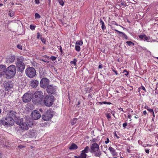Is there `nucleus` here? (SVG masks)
I'll list each match as a JSON object with an SVG mask.
<instances>
[{"instance_id": "obj_1", "label": "nucleus", "mask_w": 158, "mask_h": 158, "mask_svg": "<svg viewBox=\"0 0 158 158\" xmlns=\"http://www.w3.org/2000/svg\"><path fill=\"white\" fill-rule=\"evenodd\" d=\"M90 152L95 157H100L102 154V152L99 149V145L96 143H94L90 147Z\"/></svg>"}, {"instance_id": "obj_2", "label": "nucleus", "mask_w": 158, "mask_h": 158, "mask_svg": "<svg viewBox=\"0 0 158 158\" xmlns=\"http://www.w3.org/2000/svg\"><path fill=\"white\" fill-rule=\"evenodd\" d=\"M34 95L32 101L34 104L40 103L43 101L44 94L41 91H38L36 92Z\"/></svg>"}, {"instance_id": "obj_3", "label": "nucleus", "mask_w": 158, "mask_h": 158, "mask_svg": "<svg viewBox=\"0 0 158 158\" xmlns=\"http://www.w3.org/2000/svg\"><path fill=\"white\" fill-rule=\"evenodd\" d=\"M16 72L15 66L11 65L8 67L6 70L5 74L9 78H12L15 76Z\"/></svg>"}, {"instance_id": "obj_4", "label": "nucleus", "mask_w": 158, "mask_h": 158, "mask_svg": "<svg viewBox=\"0 0 158 158\" xmlns=\"http://www.w3.org/2000/svg\"><path fill=\"white\" fill-rule=\"evenodd\" d=\"M24 61V59L23 56H20L17 58V61L16 62V64L18 70L22 72L23 71L25 68V65L23 62Z\"/></svg>"}, {"instance_id": "obj_5", "label": "nucleus", "mask_w": 158, "mask_h": 158, "mask_svg": "<svg viewBox=\"0 0 158 158\" xmlns=\"http://www.w3.org/2000/svg\"><path fill=\"white\" fill-rule=\"evenodd\" d=\"M15 121L12 118L7 116L5 120H1L0 121V123L2 124L4 126H10L13 125L14 124Z\"/></svg>"}, {"instance_id": "obj_6", "label": "nucleus", "mask_w": 158, "mask_h": 158, "mask_svg": "<svg viewBox=\"0 0 158 158\" xmlns=\"http://www.w3.org/2000/svg\"><path fill=\"white\" fill-rule=\"evenodd\" d=\"M54 97L52 95H48L44 98V102L45 105L48 106H51L54 102Z\"/></svg>"}, {"instance_id": "obj_7", "label": "nucleus", "mask_w": 158, "mask_h": 158, "mask_svg": "<svg viewBox=\"0 0 158 158\" xmlns=\"http://www.w3.org/2000/svg\"><path fill=\"white\" fill-rule=\"evenodd\" d=\"M25 73L26 75L29 78H32L36 75V71L33 67H29L26 69Z\"/></svg>"}, {"instance_id": "obj_8", "label": "nucleus", "mask_w": 158, "mask_h": 158, "mask_svg": "<svg viewBox=\"0 0 158 158\" xmlns=\"http://www.w3.org/2000/svg\"><path fill=\"white\" fill-rule=\"evenodd\" d=\"M53 116L52 111L50 110H48L42 115V118L43 120L48 121L51 119Z\"/></svg>"}, {"instance_id": "obj_9", "label": "nucleus", "mask_w": 158, "mask_h": 158, "mask_svg": "<svg viewBox=\"0 0 158 158\" xmlns=\"http://www.w3.org/2000/svg\"><path fill=\"white\" fill-rule=\"evenodd\" d=\"M33 97V94L31 93H27L25 94L23 97L22 100L25 103L30 102Z\"/></svg>"}, {"instance_id": "obj_10", "label": "nucleus", "mask_w": 158, "mask_h": 158, "mask_svg": "<svg viewBox=\"0 0 158 158\" xmlns=\"http://www.w3.org/2000/svg\"><path fill=\"white\" fill-rule=\"evenodd\" d=\"M49 84V80L46 78H43L41 80L40 85L41 87L45 88L48 86Z\"/></svg>"}, {"instance_id": "obj_11", "label": "nucleus", "mask_w": 158, "mask_h": 158, "mask_svg": "<svg viewBox=\"0 0 158 158\" xmlns=\"http://www.w3.org/2000/svg\"><path fill=\"white\" fill-rule=\"evenodd\" d=\"M56 89V86H53L52 85H49L47 87V91L48 94H55Z\"/></svg>"}, {"instance_id": "obj_12", "label": "nucleus", "mask_w": 158, "mask_h": 158, "mask_svg": "<svg viewBox=\"0 0 158 158\" xmlns=\"http://www.w3.org/2000/svg\"><path fill=\"white\" fill-rule=\"evenodd\" d=\"M31 115L32 118L35 120L40 118L41 116L38 111L36 110L33 111L32 112Z\"/></svg>"}, {"instance_id": "obj_13", "label": "nucleus", "mask_w": 158, "mask_h": 158, "mask_svg": "<svg viewBox=\"0 0 158 158\" xmlns=\"http://www.w3.org/2000/svg\"><path fill=\"white\" fill-rule=\"evenodd\" d=\"M7 116L12 118L13 119L18 118V114L13 110L10 111L7 114Z\"/></svg>"}, {"instance_id": "obj_14", "label": "nucleus", "mask_w": 158, "mask_h": 158, "mask_svg": "<svg viewBox=\"0 0 158 158\" xmlns=\"http://www.w3.org/2000/svg\"><path fill=\"white\" fill-rule=\"evenodd\" d=\"M6 66L4 65H0V76H2L5 74Z\"/></svg>"}, {"instance_id": "obj_15", "label": "nucleus", "mask_w": 158, "mask_h": 158, "mask_svg": "<svg viewBox=\"0 0 158 158\" xmlns=\"http://www.w3.org/2000/svg\"><path fill=\"white\" fill-rule=\"evenodd\" d=\"M13 87V85L10 82H7L4 84L5 90L6 91L11 89Z\"/></svg>"}, {"instance_id": "obj_16", "label": "nucleus", "mask_w": 158, "mask_h": 158, "mask_svg": "<svg viewBox=\"0 0 158 158\" xmlns=\"http://www.w3.org/2000/svg\"><path fill=\"white\" fill-rule=\"evenodd\" d=\"M39 81L36 80H32L31 82V85L33 88L36 87L39 85Z\"/></svg>"}, {"instance_id": "obj_17", "label": "nucleus", "mask_w": 158, "mask_h": 158, "mask_svg": "<svg viewBox=\"0 0 158 158\" xmlns=\"http://www.w3.org/2000/svg\"><path fill=\"white\" fill-rule=\"evenodd\" d=\"M15 59V56H11L9 58H6V62L7 63H11L14 61Z\"/></svg>"}, {"instance_id": "obj_18", "label": "nucleus", "mask_w": 158, "mask_h": 158, "mask_svg": "<svg viewBox=\"0 0 158 158\" xmlns=\"http://www.w3.org/2000/svg\"><path fill=\"white\" fill-rule=\"evenodd\" d=\"M15 122L16 123L17 125H19V126L23 123V120L22 119H20V118L19 116H18V118H15L14 119Z\"/></svg>"}, {"instance_id": "obj_19", "label": "nucleus", "mask_w": 158, "mask_h": 158, "mask_svg": "<svg viewBox=\"0 0 158 158\" xmlns=\"http://www.w3.org/2000/svg\"><path fill=\"white\" fill-rule=\"evenodd\" d=\"M20 126V127L23 130H27L29 128L27 124H26V122L23 123V122Z\"/></svg>"}, {"instance_id": "obj_20", "label": "nucleus", "mask_w": 158, "mask_h": 158, "mask_svg": "<svg viewBox=\"0 0 158 158\" xmlns=\"http://www.w3.org/2000/svg\"><path fill=\"white\" fill-rule=\"evenodd\" d=\"M26 124H27L28 126V127H31V126L33 125V123L31 121V119H30L29 118H27L26 122Z\"/></svg>"}, {"instance_id": "obj_21", "label": "nucleus", "mask_w": 158, "mask_h": 158, "mask_svg": "<svg viewBox=\"0 0 158 158\" xmlns=\"http://www.w3.org/2000/svg\"><path fill=\"white\" fill-rule=\"evenodd\" d=\"M77 148V145L74 143H72L69 148V149L70 150H75Z\"/></svg>"}, {"instance_id": "obj_22", "label": "nucleus", "mask_w": 158, "mask_h": 158, "mask_svg": "<svg viewBox=\"0 0 158 158\" xmlns=\"http://www.w3.org/2000/svg\"><path fill=\"white\" fill-rule=\"evenodd\" d=\"M85 153H88L89 151H90V149L89 146H86L84 148V150L82 151Z\"/></svg>"}, {"instance_id": "obj_23", "label": "nucleus", "mask_w": 158, "mask_h": 158, "mask_svg": "<svg viewBox=\"0 0 158 158\" xmlns=\"http://www.w3.org/2000/svg\"><path fill=\"white\" fill-rule=\"evenodd\" d=\"M87 154L83 151H81V153L80 155V158H86Z\"/></svg>"}, {"instance_id": "obj_24", "label": "nucleus", "mask_w": 158, "mask_h": 158, "mask_svg": "<svg viewBox=\"0 0 158 158\" xmlns=\"http://www.w3.org/2000/svg\"><path fill=\"white\" fill-rule=\"evenodd\" d=\"M100 23L102 25V30H104L105 29H106V27L105 26L104 22L101 19L100 20Z\"/></svg>"}, {"instance_id": "obj_25", "label": "nucleus", "mask_w": 158, "mask_h": 158, "mask_svg": "<svg viewBox=\"0 0 158 158\" xmlns=\"http://www.w3.org/2000/svg\"><path fill=\"white\" fill-rule=\"evenodd\" d=\"M77 61V60L76 59L74 58L73 60L70 62V63L71 64L73 65L74 66H75L76 65V62Z\"/></svg>"}, {"instance_id": "obj_26", "label": "nucleus", "mask_w": 158, "mask_h": 158, "mask_svg": "<svg viewBox=\"0 0 158 158\" xmlns=\"http://www.w3.org/2000/svg\"><path fill=\"white\" fill-rule=\"evenodd\" d=\"M75 44L81 46L83 44V42L82 40H78L76 42Z\"/></svg>"}, {"instance_id": "obj_27", "label": "nucleus", "mask_w": 158, "mask_h": 158, "mask_svg": "<svg viewBox=\"0 0 158 158\" xmlns=\"http://www.w3.org/2000/svg\"><path fill=\"white\" fill-rule=\"evenodd\" d=\"M77 120L78 119L77 118H73L71 123V124L73 125L77 123L78 122Z\"/></svg>"}, {"instance_id": "obj_28", "label": "nucleus", "mask_w": 158, "mask_h": 158, "mask_svg": "<svg viewBox=\"0 0 158 158\" xmlns=\"http://www.w3.org/2000/svg\"><path fill=\"white\" fill-rule=\"evenodd\" d=\"M144 40H147L148 42H152L149 37H147L145 35L144 38Z\"/></svg>"}, {"instance_id": "obj_29", "label": "nucleus", "mask_w": 158, "mask_h": 158, "mask_svg": "<svg viewBox=\"0 0 158 158\" xmlns=\"http://www.w3.org/2000/svg\"><path fill=\"white\" fill-rule=\"evenodd\" d=\"M126 43L128 44V45L130 46H133L134 45V43H133L131 41H127L126 42Z\"/></svg>"}, {"instance_id": "obj_30", "label": "nucleus", "mask_w": 158, "mask_h": 158, "mask_svg": "<svg viewBox=\"0 0 158 158\" xmlns=\"http://www.w3.org/2000/svg\"><path fill=\"white\" fill-rule=\"evenodd\" d=\"M75 49L77 52H79L81 49V48L79 45H75Z\"/></svg>"}, {"instance_id": "obj_31", "label": "nucleus", "mask_w": 158, "mask_h": 158, "mask_svg": "<svg viewBox=\"0 0 158 158\" xmlns=\"http://www.w3.org/2000/svg\"><path fill=\"white\" fill-rule=\"evenodd\" d=\"M110 103H108L107 102H98L97 104L98 105H102V104H110Z\"/></svg>"}, {"instance_id": "obj_32", "label": "nucleus", "mask_w": 158, "mask_h": 158, "mask_svg": "<svg viewBox=\"0 0 158 158\" xmlns=\"http://www.w3.org/2000/svg\"><path fill=\"white\" fill-rule=\"evenodd\" d=\"M58 2L62 6L64 5V2L63 0H58Z\"/></svg>"}, {"instance_id": "obj_33", "label": "nucleus", "mask_w": 158, "mask_h": 158, "mask_svg": "<svg viewBox=\"0 0 158 158\" xmlns=\"http://www.w3.org/2000/svg\"><path fill=\"white\" fill-rule=\"evenodd\" d=\"M40 39L41 41L44 44H46V39L45 38L41 37Z\"/></svg>"}, {"instance_id": "obj_34", "label": "nucleus", "mask_w": 158, "mask_h": 158, "mask_svg": "<svg viewBox=\"0 0 158 158\" xmlns=\"http://www.w3.org/2000/svg\"><path fill=\"white\" fill-rule=\"evenodd\" d=\"M108 149L109 150V151H110L111 153L112 152H113V151L114 150H115V149H114L113 148H112L111 147H110Z\"/></svg>"}, {"instance_id": "obj_35", "label": "nucleus", "mask_w": 158, "mask_h": 158, "mask_svg": "<svg viewBox=\"0 0 158 158\" xmlns=\"http://www.w3.org/2000/svg\"><path fill=\"white\" fill-rule=\"evenodd\" d=\"M35 18H36L39 19L40 17V15H39V14L37 13H36L35 14Z\"/></svg>"}, {"instance_id": "obj_36", "label": "nucleus", "mask_w": 158, "mask_h": 158, "mask_svg": "<svg viewBox=\"0 0 158 158\" xmlns=\"http://www.w3.org/2000/svg\"><path fill=\"white\" fill-rule=\"evenodd\" d=\"M144 36H145V35H139V38L141 39H143Z\"/></svg>"}, {"instance_id": "obj_37", "label": "nucleus", "mask_w": 158, "mask_h": 158, "mask_svg": "<svg viewBox=\"0 0 158 158\" xmlns=\"http://www.w3.org/2000/svg\"><path fill=\"white\" fill-rule=\"evenodd\" d=\"M50 59L54 61L56 59V57L55 56H52L50 57Z\"/></svg>"}, {"instance_id": "obj_38", "label": "nucleus", "mask_w": 158, "mask_h": 158, "mask_svg": "<svg viewBox=\"0 0 158 158\" xmlns=\"http://www.w3.org/2000/svg\"><path fill=\"white\" fill-rule=\"evenodd\" d=\"M146 108L147 109V110L151 113H152L153 111V109H150L148 107H147V108Z\"/></svg>"}, {"instance_id": "obj_39", "label": "nucleus", "mask_w": 158, "mask_h": 158, "mask_svg": "<svg viewBox=\"0 0 158 158\" xmlns=\"http://www.w3.org/2000/svg\"><path fill=\"white\" fill-rule=\"evenodd\" d=\"M17 48L20 50L22 49V46L21 44H18L17 45Z\"/></svg>"}, {"instance_id": "obj_40", "label": "nucleus", "mask_w": 158, "mask_h": 158, "mask_svg": "<svg viewBox=\"0 0 158 158\" xmlns=\"http://www.w3.org/2000/svg\"><path fill=\"white\" fill-rule=\"evenodd\" d=\"M122 36L124 37L126 39H127V35L124 33L123 32L122 33Z\"/></svg>"}, {"instance_id": "obj_41", "label": "nucleus", "mask_w": 158, "mask_h": 158, "mask_svg": "<svg viewBox=\"0 0 158 158\" xmlns=\"http://www.w3.org/2000/svg\"><path fill=\"white\" fill-rule=\"evenodd\" d=\"M142 89L144 90L145 92H146V89L145 88V87L142 86L141 87V88H139V91L140 90V89Z\"/></svg>"}, {"instance_id": "obj_42", "label": "nucleus", "mask_w": 158, "mask_h": 158, "mask_svg": "<svg viewBox=\"0 0 158 158\" xmlns=\"http://www.w3.org/2000/svg\"><path fill=\"white\" fill-rule=\"evenodd\" d=\"M121 5L123 6V7H126L127 5H126L125 2H122L121 3Z\"/></svg>"}, {"instance_id": "obj_43", "label": "nucleus", "mask_w": 158, "mask_h": 158, "mask_svg": "<svg viewBox=\"0 0 158 158\" xmlns=\"http://www.w3.org/2000/svg\"><path fill=\"white\" fill-rule=\"evenodd\" d=\"M30 28L32 30H34L35 29V27L31 25L30 26Z\"/></svg>"}, {"instance_id": "obj_44", "label": "nucleus", "mask_w": 158, "mask_h": 158, "mask_svg": "<svg viewBox=\"0 0 158 158\" xmlns=\"http://www.w3.org/2000/svg\"><path fill=\"white\" fill-rule=\"evenodd\" d=\"M127 126V123L126 122L125 123L123 124V126L124 128H126V126Z\"/></svg>"}, {"instance_id": "obj_45", "label": "nucleus", "mask_w": 158, "mask_h": 158, "mask_svg": "<svg viewBox=\"0 0 158 158\" xmlns=\"http://www.w3.org/2000/svg\"><path fill=\"white\" fill-rule=\"evenodd\" d=\"M107 118L109 119L111 118V116L110 114H108L106 115Z\"/></svg>"}, {"instance_id": "obj_46", "label": "nucleus", "mask_w": 158, "mask_h": 158, "mask_svg": "<svg viewBox=\"0 0 158 158\" xmlns=\"http://www.w3.org/2000/svg\"><path fill=\"white\" fill-rule=\"evenodd\" d=\"M113 156H115L116 154V152H115V150H114L113 152L111 153Z\"/></svg>"}, {"instance_id": "obj_47", "label": "nucleus", "mask_w": 158, "mask_h": 158, "mask_svg": "<svg viewBox=\"0 0 158 158\" xmlns=\"http://www.w3.org/2000/svg\"><path fill=\"white\" fill-rule=\"evenodd\" d=\"M35 2L36 4H38L40 3V0H35Z\"/></svg>"}, {"instance_id": "obj_48", "label": "nucleus", "mask_w": 158, "mask_h": 158, "mask_svg": "<svg viewBox=\"0 0 158 158\" xmlns=\"http://www.w3.org/2000/svg\"><path fill=\"white\" fill-rule=\"evenodd\" d=\"M109 142V140L108 138H107L106 140L105 141V142L106 144H107Z\"/></svg>"}, {"instance_id": "obj_49", "label": "nucleus", "mask_w": 158, "mask_h": 158, "mask_svg": "<svg viewBox=\"0 0 158 158\" xmlns=\"http://www.w3.org/2000/svg\"><path fill=\"white\" fill-rule=\"evenodd\" d=\"M128 2H130V3H133L134 2H135V1H134V0H127Z\"/></svg>"}, {"instance_id": "obj_50", "label": "nucleus", "mask_w": 158, "mask_h": 158, "mask_svg": "<svg viewBox=\"0 0 158 158\" xmlns=\"http://www.w3.org/2000/svg\"><path fill=\"white\" fill-rule=\"evenodd\" d=\"M112 71L114 72L115 73L116 75H117L118 74V73H117V71H115L114 69H112Z\"/></svg>"}, {"instance_id": "obj_51", "label": "nucleus", "mask_w": 158, "mask_h": 158, "mask_svg": "<svg viewBox=\"0 0 158 158\" xmlns=\"http://www.w3.org/2000/svg\"><path fill=\"white\" fill-rule=\"evenodd\" d=\"M145 152L148 154L149 153V150L148 149H145Z\"/></svg>"}, {"instance_id": "obj_52", "label": "nucleus", "mask_w": 158, "mask_h": 158, "mask_svg": "<svg viewBox=\"0 0 158 158\" xmlns=\"http://www.w3.org/2000/svg\"><path fill=\"white\" fill-rule=\"evenodd\" d=\"M114 31H116L117 32H118V33H119L120 34H121L122 33V32H121L120 31H118V30H116V29L114 30Z\"/></svg>"}, {"instance_id": "obj_53", "label": "nucleus", "mask_w": 158, "mask_h": 158, "mask_svg": "<svg viewBox=\"0 0 158 158\" xmlns=\"http://www.w3.org/2000/svg\"><path fill=\"white\" fill-rule=\"evenodd\" d=\"M37 35V38L38 39H39L40 36V34L39 33H38Z\"/></svg>"}, {"instance_id": "obj_54", "label": "nucleus", "mask_w": 158, "mask_h": 158, "mask_svg": "<svg viewBox=\"0 0 158 158\" xmlns=\"http://www.w3.org/2000/svg\"><path fill=\"white\" fill-rule=\"evenodd\" d=\"M128 118H129V119H131V114H128Z\"/></svg>"}, {"instance_id": "obj_55", "label": "nucleus", "mask_w": 158, "mask_h": 158, "mask_svg": "<svg viewBox=\"0 0 158 158\" xmlns=\"http://www.w3.org/2000/svg\"><path fill=\"white\" fill-rule=\"evenodd\" d=\"M41 61H44L45 62H47V63H48L49 62V61H47V60H44L43 59H41L40 60Z\"/></svg>"}, {"instance_id": "obj_56", "label": "nucleus", "mask_w": 158, "mask_h": 158, "mask_svg": "<svg viewBox=\"0 0 158 158\" xmlns=\"http://www.w3.org/2000/svg\"><path fill=\"white\" fill-rule=\"evenodd\" d=\"M118 110H121L123 112H124V111L123 110V109L122 108H121V107H120L118 109Z\"/></svg>"}, {"instance_id": "obj_57", "label": "nucleus", "mask_w": 158, "mask_h": 158, "mask_svg": "<svg viewBox=\"0 0 158 158\" xmlns=\"http://www.w3.org/2000/svg\"><path fill=\"white\" fill-rule=\"evenodd\" d=\"M98 68L99 69H102V65H99Z\"/></svg>"}, {"instance_id": "obj_58", "label": "nucleus", "mask_w": 158, "mask_h": 158, "mask_svg": "<svg viewBox=\"0 0 158 158\" xmlns=\"http://www.w3.org/2000/svg\"><path fill=\"white\" fill-rule=\"evenodd\" d=\"M60 51L61 52H62V48L61 47V46H60Z\"/></svg>"}, {"instance_id": "obj_59", "label": "nucleus", "mask_w": 158, "mask_h": 158, "mask_svg": "<svg viewBox=\"0 0 158 158\" xmlns=\"http://www.w3.org/2000/svg\"><path fill=\"white\" fill-rule=\"evenodd\" d=\"M127 152L129 153H130V149H129L127 148Z\"/></svg>"}, {"instance_id": "obj_60", "label": "nucleus", "mask_w": 158, "mask_h": 158, "mask_svg": "<svg viewBox=\"0 0 158 158\" xmlns=\"http://www.w3.org/2000/svg\"><path fill=\"white\" fill-rule=\"evenodd\" d=\"M143 114H144L145 115L147 114V112L146 111H143Z\"/></svg>"}, {"instance_id": "obj_61", "label": "nucleus", "mask_w": 158, "mask_h": 158, "mask_svg": "<svg viewBox=\"0 0 158 158\" xmlns=\"http://www.w3.org/2000/svg\"><path fill=\"white\" fill-rule=\"evenodd\" d=\"M74 158H80V156H74Z\"/></svg>"}, {"instance_id": "obj_62", "label": "nucleus", "mask_w": 158, "mask_h": 158, "mask_svg": "<svg viewBox=\"0 0 158 158\" xmlns=\"http://www.w3.org/2000/svg\"><path fill=\"white\" fill-rule=\"evenodd\" d=\"M39 110L41 112H43V110H42V109L41 108H40V109H39Z\"/></svg>"}, {"instance_id": "obj_63", "label": "nucleus", "mask_w": 158, "mask_h": 158, "mask_svg": "<svg viewBox=\"0 0 158 158\" xmlns=\"http://www.w3.org/2000/svg\"><path fill=\"white\" fill-rule=\"evenodd\" d=\"M151 113L152 114L153 116L154 117L155 116L154 111H153Z\"/></svg>"}, {"instance_id": "obj_64", "label": "nucleus", "mask_w": 158, "mask_h": 158, "mask_svg": "<svg viewBox=\"0 0 158 158\" xmlns=\"http://www.w3.org/2000/svg\"><path fill=\"white\" fill-rule=\"evenodd\" d=\"M44 56L45 57L47 58H49V56H47V55H45Z\"/></svg>"}]
</instances>
